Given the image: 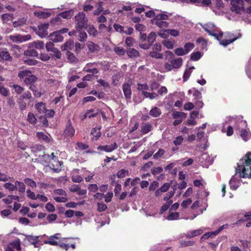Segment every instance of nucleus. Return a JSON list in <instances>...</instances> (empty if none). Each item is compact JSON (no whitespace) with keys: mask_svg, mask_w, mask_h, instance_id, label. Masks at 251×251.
<instances>
[{"mask_svg":"<svg viewBox=\"0 0 251 251\" xmlns=\"http://www.w3.org/2000/svg\"><path fill=\"white\" fill-rule=\"evenodd\" d=\"M98 210L99 211H103L107 208V206L103 203H98Z\"/></svg>","mask_w":251,"mask_h":251,"instance_id":"nucleus-43","label":"nucleus"},{"mask_svg":"<svg viewBox=\"0 0 251 251\" xmlns=\"http://www.w3.org/2000/svg\"><path fill=\"white\" fill-rule=\"evenodd\" d=\"M40 59L43 61H48L50 59V56L46 53H42L40 54Z\"/></svg>","mask_w":251,"mask_h":251,"instance_id":"nucleus-44","label":"nucleus"},{"mask_svg":"<svg viewBox=\"0 0 251 251\" xmlns=\"http://www.w3.org/2000/svg\"><path fill=\"white\" fill-rule=\"evenodd\" d=\"M54 193H55L56 194L60 195H61V196H66V195L65 191L64 190H62V189H58L55 190L54 191Z\"/></svg>","mask_w":251,"mask_h":251,"instance_id":"nucleus-51","label":"nucleus"},{"mask_svg":"<svg viewBox=\"0 0 251 251\" xmlns=\"http://www.w3.org/2000/svg\"><path fill=\"white\" fill-rule=\"evenodd\" d=\"M36 136L39 139L45 141L47 143H49L50 141L49 137L42 132H37Z\"/></svg>","mask_w":251,"mask_h":251,"instance_id":"nucleus-17","label":"nucleus"},{"mask_svg":"<svg viewBox=\"0 0 251 251\" xmlns=\"http://www.w3.org/2000/svg\"><path fill=\"white\" fill-rule=\"evenodd\" d=\"M39 199L41 201L46 202L48 201V199L46 196L42 195H37L36 196V200Z\"/></svg>","mask_w":251,"mask_h":251,"instance_id":"nucleus-46","label":"nucleus"},{"mask_svg":"<svg viewBox=\"0 0 251 251\" xmlns=\"http://www.w3.org/2000/svg\"><path fill=\"white\" fill-rule=\"evenodd\" d=\"M35 106L37 111L40 113H44L47 111L46 104L43 102H38Z\"/></svg>","mask_w":251,"mask_h":251,"instance_id":"nucleus-11","label":"nucleus"},{"mask_svg":"<svg viewBox=\"0 0 251 251\" xmlns=\"http://www.w3.org/2000/svg\"><path fill=\"white\" fill-rule=\"evenodd\" d=\"M32 45L34 46V47L37 49H43L44 46V44L43 42L41 41H38L37 42H35L32 44Z\"/></svg>","mask_w":251,"mask_h":251,"instance_id":"nucleus-30","label":"nucleus"},{"mask_svg":"<svg viewBox=\"0 0 251 251\" xmlns=\"http://www.w3.org/2000/svg\"><path fill=\"white\" fill-rule=\"evenodd\" d=\"M51 52H53L54 56L57 58L60 59L61 58V52L57 49L55 48Z\"/></svg>","mask_w":251,"mask_h":251,"instance_id":"nucleus-47","label":"nucleus"},{"mask_svg":"<svg viewBox=\"0 0 251 251\" xmlns=\"http://www.w3.org/2000/svg\"><path fill=\"white\" fill-rule=\"evenodd\" d=\"M7 102L10 107L14 108L15 105V102L12 98L9 99L7 101Z\"/></svg>","mask_w":251,"mask_h":251,"instance_id":"nucleus-56","label":"nucleus"},{"mask_svg":"<svg viewBox=\"0 0 251 251\" xmlns=\"http://www.w3.org/2000/svg\"><path fill=\"white\" fill-rule=\"evenodd\" d=\"M13 19V14L11 13L3 14L1 15V19L4 23L11 21Z\"/></svg>","mask_w":251,"mask_h":251,"instance_id":"nucleus-20","label":"nucleus"},{"mask_svg":"<svg viewBox=\"0 0 251 251\" xmlns=\"http://www.w3.org/2000/svg\"><path fill=\"white\" fill-rule=\"evenodd\" d=\"M57 216L55 214H50L47 217V220L49 222L51 223L57 219Z\"/></svg>","mask_w":251,"mask_h":251,"instance_id":"nucleus-41","label":"nucleus"},{"mask_svg":"<svg viewBox=\"0 0 251 251\" xmlns=\"http://www.w3.org/2000/svg\"><path fill=\"white\" fill-rule=\"evenodd\" d=\"M76 31H77V33H78L77 39L81 42H84L86 41L87 38V35L86 33L84 31H83L82 29L76 30Z\"/></svg>","mask_w":251,"mask_h":251,"instance_id":"nucleus-8","label":"nucleus"},{"mask_svg":"<svg viewBox=\"0 0 251 251\" xmlns=\"http://www.w3.org/2000/svg\"><path fill=\"white\" fill-rule=\"evenodd\" d=\"M54 200L58 202H65L68 201V199L65 197H55Z\"/></svg>","mask_w":251,"mask_h":251,"instance_id":"nucleus-36","label":"nucleus"},{"mask_svg":"<svg viewBox=\"0 0 251 251\" xmlns=\"http://www.w3.org/2000/svg\"><path fill=\"white\" fill-rule=\"evenodd\" d=\"M67 57H68V59L72 62H75V60H76V58L75 57V55H74V54L72 52H71L70 51H67Z\"/></svg>","mask_w":251,"mask_h":251,"instance_id":"nucleus-38","label":"nucleus"},{"mask_svg":"<svg viewBox=\"0 0 251 251\" xmlns=\"http://www.w3.org/2000/svg\"><path fill=\"white\" fill-rule=\"evenodd\" d=\"M31 94L29 91L25 92L20 98L21 100L30 99L31 98Z\"/></svg>","mask_w":251,"mask_h":251,"instance_id":"nucleus-35","label":"nucleus"},{"mask_svg":"<svg viewBox=\"0 0 251 251\" xmlns=\"http://www.w3.org/2000/svg\"><path fill=\"white\" fill-rule=\"evenodd\" d=\"M11 210L9 209H5L1 211V215L3 217H7L11 214Z\"/></svg>","mask_w":251,"mask_h":251,"instance_id":"nucleus-49","label":"nucleus"},{"mask_svg":"<svg viewBox=\"0 0 251 251\" xmlns=\"http://www.w3.org/2000/svg\"><path fill=\"white\" fill-rule=\"evenodd\" d=\"M24 62L25 64L28 65H35L38 62V61L36 60L29 58L24 59Z\"/></svg>","mask_w":251,"mask_h":251,"instance_id":"nucleus-33","label":"nucleus"},{"mask_svg":"<svg viewBox=\"0 0 251 251\" xmlns=\"http://www.w3.org/2000/svg\"><path fill=\"white\" fill-rule=\"evenodd\" d=\"M65 46L68 50L71 49L73 47L74 44L72 42H66L65 44Z\"/></svg>","mask_w":251,"mask_h":251,"instance_id":"nucleus-63","label":"nucleus"},{"mask_svg":"<svg viewBox=\"0 0 251 251\" xmlns=\"http://www.w3.org/2000/svg\"><path fill=\"white\" fill-rule=\"evenodd\" d=\"M15 185L17 186V189L20 193H24L25 190V186L24 182L19 181H15Z\"/></svg>","mask_w":251,"mask_h":251,"instance_id":"nucleus-16","label":"nucleus"},{"mask_svg":"<svg viewBox=\"0 0 251 251\" xmlns=\"http://www.w3.org/2000/svg\"><path fill=\"white\" fill-rule=\"evenodd\" d=\"M0 57L4 60H8L11 58L9 52L6 50L0 52Z\"/></svg>","mask_w":251,"mask_h":251,"instance_id":"nucleus-22","label":"nucleus"},{"mask_svg":"<svg viewBox=\"0 0 251 251\" xmlns=\"http://www.w3.org/2000/svg\"><path fill=\"white\" fill-rule=\"evenodd\" d=\"M62 19L61 16L58 14L55 18H53L50 21V24L53 25H59L62 24Z\"/></svg>","mask_w":251,"mask_h":251,"instance_id":"nucleus-18","label":"nucleus"},{"mask_svg":"<svg viewBox=\"0 0 251 251\" xmlns=\"http://www.w3.org/2000/svg\"><path fill=\"white\" fill-rule=\"evenodd\" d=\"M74 15V10H70L65 12H61L59 14V16L64 19H71Z\"/></svg>","mask_w":251,"mask_h":251,"instance_id":"nucleus-10","label":"nucleus"},{"mask_svg":"<svg viewBox=\"0 0 251 251\" xmlns=\"http://www.w3.org/2000/svg\"><path fill=\"white\" fill-rule=\"evenodd\" d=\"M93 136L92 139L97 140L100 136V128L99 127L93 128L91 132Z\"/></svg>","mask_w":251,"mask_h":251,"instance_id":"nucleus-13","label":"nucleus"},{"mask_svg":"<svg viewBox=\"0 0 251 251\" xmlns=\"http://www.w3.org/2000/svg\"><path fill=\"white\" fill-rule=\"evenodd\" d=\"M10 179V177H8L5 174L0 173V181H7Z\"/></svg>","mask_w":251,"mask_h":251,"instance_id":"nucleus-45","label":"nucleus"},{"mask_svg":"<svg viewBox=\"0 0 251 251\" xmlns=\"http://www.w3.org/2000/svg\"><path fill=\"white\" fill-rule=\"evenodd\" d=\"M46 209L49 212H54L55 210L54 206L51 203L48 202L46 204L45 206Z\"/></svg>","mask_w":251,"mask_h":251,"instance_id":"nucleus-37","label":"nucleus"},{"mask_svg":"<svg viewBox=\"0 0 251 251\" xmlns=\"http://www.w3.org/2000/svg\"><path fill=\"white\" fill-rule=\"evenodd\" d=\"M4 187L10 191H13L17 189V186H16L15 184H13L11 183H5L4 184Z\"/></svg>","mask_w":251,"mask_h":251,"instance_id":"nucleus-26","label":"nucleus"},{"mask_svg":"<svg viewBox=\"0 0 251 251\" xmlns=\"http://www.w3.org/2000/svg\"><path fill=\"white\" fill-rule=\"evenodd\" d=\"M44 243L46 244H49L52 246H57L58 242L54 240V239H49L48 240H45Z\"/></svg>","mask_w":251,"mask_h":251,"instance_id":"nucleus-42","label":"nucleus"},{"mask_svg":"<svg viewBox=\"0 0 251 251\" xmlns=\"http://www.w3.org/2000/svg\"><path fill=\"white\" fill-rule=\"evenodd\" d=\"M24 55L30 56H37L38 52L37 51L33 49L27 50H25L24 53Z\"/></svg>","mask_w":251,"mask_h":251,"instance_id":"nucleus-23","label":"nucleus"},{"mask_svg":"<svg viewBox=\"0 0 251 251\" xmlns=\"http://www.w3.org/2000/svg\"><path fill=\"white\" fill-rule=\"evenodd\" d=\"M25 183L27 184L28 186L34 188L36 187V183L31 179L29 178H26L24 179Z\"/></svg>","mask_w":251,"mask_h":251,"instance_id":"nucleus-27","label":"nucleus"},{"mask_svg":"<svg viewBox=\"0 0 251 251\" xmlns=\"http://www.w3.org/2000/svg\"><path fill=\"white\" fill-rule=\"evenodd\" d=\"M87 46H88L89 50L91 52H93L95 50H98V48H99V46L97 45L94 44V43H93L92 42H89L87 43Z\"/></svg>","mask_w":251,"mask_h":251,"instance_id":"nucleus-21","label":"nucleus"},{"mask_svg":"<svg viewBox=\"0 0 251 251\" xmlns=\"http://www.w3.org/2000/svg\"><path fill=\"white\" fill-rule=\"evenodd\" d=\"M96 100L95 98L93 96H88L84 98V102L94 101Z\"/></svg>","mask_w":251,"mask_h":251,"instance_id":"nucleus-59","label":"nucleus"},{"mask_svg":"<svg viewBox=\"0 0 251 251\" xmlns=\"http://www.w3.org/2000/svg\"><path fill=\"white\" fill-rule=\"evenodd\" d=\"M27 196L32 199V200H36V196L35 194L31 191L30 190H27L26 191Z\"/></svg>","mask_w":251,"mask_h":251,"instance_id":"nucleus-39","label":"nucleus"},{"mask_svg":"<svg viewBox=\"0 0 251 251\" xmlns=\"http://www.w3.org/2000/svg\"><path fill=\"white\" fill-rule=\"evenodd\" d=\"M80 188L77 185H73L70 188V190L73 192H77L78 189Z\"/></svg>","mask_w":251,"mask_h":251,"instance_id":"nucleus-61","label":"nucleus"},{"mask_svg":"<svg viewBox=\"0 0 251 251\" xmlns=\"http://www.w3.org/2000/svg\"><path fill=\"white\" fill-rule=\"evenodd\" d=\"M10 40L16 43H21L29 40L31 38L30 35H23L19 34L10 35L8 37Z\"/></svg>","mask_w":251,"mask_h":251,"instance_id":"nucleus-3","label":"nucleus"},{"mask_svg":"<svg viewBox=\"0 0 251 251\" xmlns=\"http://www.w3.org/2000/svg\"><path fill=\"white\" fill-rule=\"evenodd\" d=\"M46 112H47L46 115L50 118L53 117L55 114L54 111L52 109L49 110H47V111H46Z\"/></svg>","mask_w":251,"mask_h":251,"instance_id":"nucleus-58","label":"nucleus"},{"mask_svg":"<svg viewBox=\"0 0 251 251\" xmlns=\"http://www.w3.org/2000/svg\"><path fill=\"white\" fill-rule=\"evenodd\" d=\"M49 28L48 24H42L39 25L38 35L41 38L45 37L48 32V29Z\"/></svg>","mask_w":251,"mask_h":251,"instance_id":"nucleus-6","label":"nucleus"},{"mask_svg":"<svg viewBox=\"0 0 251 251\" xmlns=\"http://www.w3.org/2000/svg\"><path fill=\"white\" fill-rule=\"evenodd\" d=\"M88 189L90 191L95 192L98 190V187L96 184H90L89 186L88 187Z\"/></svg>","mask_w":251,"mask_h":251,"instance_id":"nucleus-48","label":"nucleus"},{"mask_svg":"<svg viewBox=\"0 0 251 251\" xmlns=\"http://www.w3.org/2000/svg\"><path fill=\"white\" fill-rule=\"evenodd\" d=\"M88 34L94 37L96 36L98 34V31L93 25H87L85 28Z\"/></svg>","mask_w":251,"mask_h":251,"instance_id":"nucleus-15","label":"nucleus"},{"mask_svg":"<svg viewBox=\"0 0 251 251\" xmlns=\"http://www.w3.org/2000/svg\"><path fill=\"white\" fill-rule=\"evenodd\" d=\"M57 246H59L60 248H61L62 249H64L66 251H67L70 247V246L68 244H65L63 243L58 244Z\"/></svg>","mask_w":251,"mask_h":251,"instance_id":"nucleus-50","label":"nucleus"},{"mask_svg":"<svg viewBox=\"0 0 251 251\" xmlns=\"http://www.w3.org/2000/svg\"><path fill=\"white\" fill-rule=\"evenodd\" d=\"M21 250L20 240L18 239L10 243L6 248L5 251H15Z\"/></svg>","mask_w":251,"mask_h":251,"instance_id":"nucleus-5","label":"nucleus"},{"mask_svg":"<svg viewBox=\"0 0 251 251\" xmlns=\"http://www.w3.org/2000/svg\"><path fill=\"white\" fill-rule=\"evenodd\" d=\"M19 223L26 225L29 223V220L26 218H21L19 219Z\"/></svg>","mask_w":251,"mask_h":251,"instance_id":"nucleus-52","label":"nucleus"},{"mask_svg":"<svg viewBox=\"0 0 251 251\" xmlns=\"http://www.w3.org/2000/svg\"><path fill=\"white\" fill-rule=\"evenodd\" d=\"M34 14L37 17L40 18H47L50 16V13L48 12H42L40 11H35Z\"/></svg>","mask_w":251,"mask_h":251,"instance_id":"nucleus-12","label":"nucleus"},{"mask_svg":"<svg viewBox=\"0 0 251 251\" xmlns=\"http://www.w3.org/2000/svg\"><path fill=\"white\" fill-rule=\"evenodd\" d=\"M30 89L33 92V94L35 97H40L41 96V93L37 90H34L32 86H30Z\"/></svg>","mask_w":251,"mask_h":251,"instance_id":"nucleus-60","label":"nucleus"},{"mask_svg":"<svg viewBox=\"0 0 251 251\" xmlns=\"http://www.w3.org/2000/svg\"><path fill=\"white\" fill-rule=\"evenodd\" d=\"M94 197L96 199L102 200L103 198H105V201L107 202L110 201V193H107L104 197V195L100 193H97L94 195Z\"/></svg>","mask_w":251,"mask_h":251,"instance_id":"nucleus-9","label":"nucleus"},{"mask_svg":"<svg viewBox=\"0 0 251 251\" xmlns=\"http://www.w3.org/2000/svg\"><path fill=\"white\" fill-rule=\"evenodd\" d=\"M99 29L101 31H102L104 29H105L108 32L110 31V27L106 26L105 25H104L103 24H101L100 25H99Z\"/></svg>","mask_w":251,"mask_h":251,"instance_id":"nucleus-55","label":"nucleus"},{"mask_svg":"<svg viewBox=\"0 0 251 251\" xmlns=\"http://www.w3.org/2000/svg\"><path fill=\"white\" fill-rule=\"evenodd\" d=\"M0 93L4 97H7L9 95V90L2 86H0Z\"/></svg>","mask_w":251,"mask_h":251,"instance_id":"nucleus-31","label":"nucleus"},{"mask_svg":"<svg viewBox=\"0 0 251 251\" xmlns=\"http://www.w3.org/2000/svg\"><path fill=\"white\" fill-rule=\"evenodd\" d=\"M37 80V77L33 75H29L25 78L24 82L26 84H33Z\"/></svg>","mask_w":251,"mask_h":251,"instance_id":"nucleus-14","label":"nucleus"},{"mask_svg":"<svg viewBox=\"0 0 251 251\" xmlns=\"http://www.w3.org/2000/svg\"><path fill=\"white\" fill-rule=\"evenodd\" d=\"M12 87L15 90V92L17 94H21L24 91V88L23 87L17 84H14Z\"/></svg>","mask_w":251,"mask_h":251,"instance_id":"nucleus-28","label":"nucleus"},{"mask_svg":"<svg viewBox=\"0 0 251 251\" xmlns=\"http://www.w3.org/2000/svg\"><path fill=\"white\" fill-rule=\"evenodd\" d=\"M65 215L67 217H72L74 215V211L73 210H66Z\"/></svg>","mask_w":251,"mask_h":251,"instance_id":"nucleus-53","label":"nucleus"},{"mask_svg":"<svg viewBox=\"0 0 251 251\" xmlns=\"http://www.w3.org/2000/svg\"><path fill=\"white\" fill-rule=\"evenodd\" d=\"M75 27L76 30L82 29L87 27L88 19L83 12H79L75 17Z\"/></svg>","mask_w":251,"mask_h":251,"instance_id":"nucleus-2","label":"nucleus"},{"mask_svg":"<svg viewBox=\"0 0 251 251\" xmlns=\"http://www.w3.org/2000/svg\"><path fill=\"white\" fill-rule=\"evenodd\" d=\"M26 22V19L25 18H22L19 19L17 21H15L13 23V25L14 27H17L19 26H22L25 24Z\"/></svg>","mask_w":251,"mask_h":251,"instance_id":"nucleus-19","label":"nucleus"},{"mask_svg":"<svg viewBox=\"0 0 251 251\" xmlns=\"http://www.w3.org/2000/svg\"><path fill=\"white\" fill-rule=\"evenodd\" d=\"M77 146L82 150H85L88 148V146L85 144H84L82 143H78L77 144Z\"/></svg>","mask_w":251,"mask_h":251,"instance_id":"nucleus-62","label":"nucleus"},{"mask_svg":"<svg viewBox=\"0 0 251 251\" xmlns=\"http://www.w3.org/2000/svg\"><path fill=\"white\" fill-rule=\"evenodd\" d=\"M50 40L53 42L57 43L63 40V37L57 31H54L50 34Z\"/></svg>","mask_w":251,"mask_h":251,"instance_id":"nucleus-7","label":"nucleus"},{"mask_svg":"<svg viewBox=\"0 0 251 251\" xmlns=\"http://www.w3.org/2000/svg\"><path fill=\"white\" fill-rule=\"evenodd\" d=\"M27 240L31 242V243L34 245L35 247H36V244L37 243V240L38 238V236H33L32 235H27L26 236Z\"/></svg>","mask_w":251,"mask_h":251,"instance_id":"nucleus-24","label":"nucleus"},{"mask_svg":"<svg viewBox=\"0 0 251 251\" xmlns=\"http://www.w3.org/2000/svg\"><path fill=\"white\" fill-rule=\"evenodd\" d=\"M29 209L27 207H23L21 209V212L24 214L27 213L29 212Z\"/></svg>","mask_w":251,"mask_h":251,"instance_id":"nucleus-64","label":"nucleus"},{"mask_svg":"<svg viewBox=\"0 0 251 251\" xmlns=\"http://www.w3.org/2000/svg\"><path fill=\"white\" fill-rule=\"evenodd\" d=\"M75 133V130L72 125L70 120L67 122L66 128L64 131V134L65 137H72Z\"/></svg>","mask_w":251,"mask_h":251,"instance_id":"nucleus-4","label":"nucleus"},{"mask_svg":"<svg viewBox=\"0 0 251 251\" xmlns=\"http://www.w3.org/2000/svg\"><path fill=\"white\" fill-rule=\"evenodd\" d=\"M54 44L52 42H47L46 45V48L48 51H52L55 48L53 47Z\"/></svg>","mask_w":251,"mask_h":251,"instance_id":"nucleus-34","label":"nucleus"},{"mask_svg":"<svg viewBox=\"0 0 251 251\" xmlns=\"http://www.w3.org/2000/svg\"><path fill=\"white\" fill-rule=\"evenodd\" d=\"M30 74V72L27 70H24L20 72L18 74V76L20 78H26Z\"/></svg>","mask_w":251,"mask_h":251,"instance_id":"nucleus-29","label":"nucleus"},{"mask_svg":"<svg viewBox=\"0 0 251 251\" xmlns=\"http://www.w3.org/2000/svg\"><path fill=\"white\" fill-rule=\"evenodd\" d=\"M2 200L6 204H10L12 202V200L10 195L8 196V197L3 199Z\"/></svg>","mask_w":251,"mask_h":251,"instance_id":"nucleus-57","label":"nucleus"},{"mask_svg":"<svg viewBox=\"0 0 251 251\" xmlns=\"http://www.w3.org/2000/svg\"><path fill=\"white\" fill-rule=\"evenodd\" d=\"M103 2L99 0H88L83 4V10L86 12L92 10L94 8H97V10L94 11L95 15H98L102 10Z\"/></svg>","mask_w":251,"mask_h":251,"instance_id":"nucleus-1","label":"nucleus"},{"mask_svg":"<svg viewBox=\"0 0 251 251\" xmlns=\"http://www.w3.org/2000/svg\"><path fill=\"white\" fill-rule=\"evenodd\" d=\"M98 82L102 86L104 89L107 88L109 87V84L107 82L104 81L103 79H99Z\"/></svg>","mask_w":251,"mask_h":251,"instance_id":"nucleus-40","label":"nucleus"},{"mask_svg":"<svg viewBox=\"0 0 251 251\" xmlns=\"http://www.w3.org/2000/svg\"><path fill=\"white\" fill-rule=\"evenodd\" d=\"M27 120L31 124H35L37 122V119L35 115L32 113H29L27 115Z\"/></svg>","mask_w":251,"mask_h":251,"instance_id":"nucleus-25","label":"nucleus"},{"mask_svg":"<svg viewBox=\"0 0 251 251\" xmlns=\"http://www.w3.org/2000/svg\"><path fill=\"white\" fill-rule=\"evenodd\" d=\"M18 104L21 110L23 111L25 109L26 107V103L24 101V100L19 99Z\"/></svg>","mask_w":251,"mask_h":251,"instance_id":"nucleus-32","label":"nucleus"},{"mask_svg":"<svg viewBox=\"0 0 251 251\" xmlns=\"http://www.w3.org/2000/svg\"><path fill=\"white\" fill-rule=\"evenodd\" d=\"M73 182H80L82 180V178L80 176H73L72 178Z\"/></svg>","mask_w":251,"mask_h":251,"instance_id":"nucleus-54","label":"nucleus"}]
</instances>
